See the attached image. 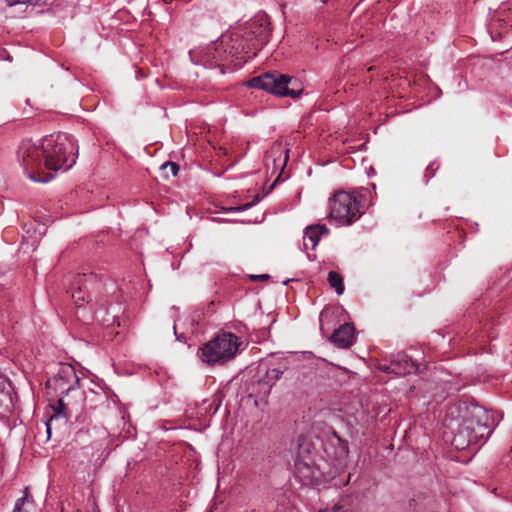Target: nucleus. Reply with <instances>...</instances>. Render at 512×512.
Returning <instances> with one entry per match:
<instances>
[{
	"label": "nucleus",
	"instance_id": "1",
	"mask_svg": "<svg viewBox=\"0 0 512 512\" xmlns=\"http://www.w3.org/2000/svg\"><path fill=\"white\" fill-rule=\"evenodd\" d=\"M493 420L481 406L451 407L443 421V437L457 450L476 444L492 433Z\"/></svg>",
	"mask_w": 512,
	"mask_h": 512
},
{
	"label": "nucleus",
	"instance_id": "2",
	"mask_svg": "<svg viewBox=\"0 0 512 512\" xmlns=\"http://www.w3.org/2000/svg\"><path fill=\"white\" fill-rule=\"evenodd\" d=\"M243 38L239 33L222 36L218 42L207 45L199 50L189 52L190 59L195 64L207 68L219 67L221 73L240 68L247 61Z\"/></svg>",
	"mask_w": 512,
	"mask_h": 512
},
{
	"label": "nucleus",
	"instance_id": "3",
	"mask_svg": "<svg viewBox=\"0 0 512 512\" xmlns=\"http://www.w3.org/2000/svg\"><path fill=\"white\" fill-rule=\"evenodd\" d=\"M78 146L66 133H56L42 139L44 168L48 171L68 170L76 162Z\"/></svg>",
	"mask_w": 512,
	"mask_h": 512
},
{
	"label": "nucleus",
	"instance_id": "4",
	"mask_svg": "<svg viewBox=\"0 0 512 512\" xmlns=\"http://www.w3.org/2000/svg\"><path fill=\"white\" fill-rule=\"evenodd\" d=\"M17 159L24 173L35 182H48L53 178L46 173L42 154V140L39 143L32 140H23L17 151Z\"/></svg>",
	"mask_w": 512,
	"mask_h": 512
},
{
	"label": "nucleus",
	"instance_id": "5",
	"mask_svg": "<svg viewBox=\"0 0 512 512\" xmlns=\"http://www.w3.org/2000/svg\"><path fill=\"white\" fill-rule=\"evenodd\" d=\"M239 345L236 335L224 332L200 348V358L208 365H223L235 357Z\"/></svg>",
	"mask_w": 512,
	"mask_h": 512
},
{
	"label": "nucleus",
	"instance_id": "6",
	"mask_svg": "<svg viewBox=\"0 0 512 512\" xmlns=\"http://www.w3.org/2000/svg\"><path fill=\"white\" fill-rule=\"evenodd\" d=\"M249 86L259 88L280 97L297 98L302 89L296 78L279 72H267L249 81Z\"/></svg>",
	"mask_w": 512,
	"mask_h": 512
},
{
	"label": "nucleus",
	"instance_id": "7",
	"mask_svg": "<svg viewBox=\"0 0 512 512\" xmlns=\"http://www.w3.org/2000/svg\"><path fill=\"white\" fill-rule=\"evenodd\" d=\"M360 194L345 191L336 192L330 198V218L340 225H351L361 216Z\"/></svg>",
	"mask_w": 512,
	"mask_h": 512
},
{
	"label": "nucleus",
	"instance_id": "8",
	"mask_svg": "<svg viewBox=\"0 0 512 512\" xmlns=\"http://www.w3.org/2000/svg\"><path fill=\"white\" fill-rule=\"evenodd\" d=\"M270 34L271 28L269 17L265 13L252 20L247 25L246 31L243 35L239 34L243 38L245 50L249 51V53L246 54L247 60L256 56L257 51L261 50L268 42Z\"/></svg>",
	"mask_w": 512,
	"mask_h": 512
},
{
	"label": "nucleus",
	"instance_id": "9",
	"mask_svg": "<svg viewBox=\"0 0 512 512\" xmlns=\"http://www.w3.org/2000/svg\"><path fill=\"white\" fill-rule=\"evenodd\" d=\"M298 452L294 461L295 475L304 484H310L314 479V468L312 466V460L305 453L309 452L308 449H304L303 439L299 438Z\"/></svg>",
	"mask_w": 512,
	"mask_h": 512
},
{
	"label": "nucleus",
	"instance_id": "10",
	"mask_svg": "<svg viewBox=\"0 0 512 512\" xmlns=\"http://www.w3.org/2000/svg\"><path fill=\"white\" fill-rule=\"evenodd\" d=\"M392 361L391 371L398 376H405L417 370V365L404 353L397 354Z\"/></svg>",
	"mask_w": 512,
	"mask_h": 512
},
{
	"label": "nucleus",
	"instance_id": "11",
	"mask_svg": "<svg viewBox=\"0 0 512 512\" xmlns=\"http://www.w3.org/2000/svg\"><path fill=\"white\" fill-rule=\"evenodd\" d=\"M328 232V228L325 225L321 224L311 225L307 227L303 237L304 248L315 249L320 240L321 235L327 234Z\"/></svg>",
	"mask_w": 512,
	"mask_h": 512
},
{
	"label": "nucleus",
	"instance_id": "12",
	"mask_svg": "<svg viewBox=\"0 0 512 512\" xmlns=\"http://www.w3.org/2000/svg\"><path fill=\"white\" fill-rule=\"evenodd\" d=\"M353 335V325L345 323L334 331V333L331 336V340L339 347L348 348L353 343Z\"/></svg>",
	"mask_w": 512,
	"mask_h": 512
},
{
	"label": "nucleus",
	"instance_id": "13",
	"mask_svg": "<svg viewBox=\"0 0 512 512\" xmlns=\"http://www.w3.org/2000/svg\"><path fill=\"white\" fill-rule=\"evenodd\" d=\"M84 281L85 274L77 275L72 283V298L78 307L82 306L85 301V291L83 290Z\"/></svg>",
	"mask_w": 512,
	"mask_h": 512
},
{
	"label": "nucleus",
	"instance_id": "14",
	"mask_svg": "<svg viewBox=\"0 0 512 512\" xmlns=\"http://www.w3.org/2000/svg\"><path fill=\"white\" fill-rule=\"evenodd\" d=\"M328 283L338 295L343 294L345 287L343 277L339 273L330 271L328 274Z\"/></svg>",
	"mask_w": 512,
	"mask_h": 512
},
{
	"label": "nucleus",
	"instance_id": "15",
	"mask_svg": "<svg viewBox=\"0 0 512 512\" xmlns=\"http://www.w3.org/2000/svg\"><path fill=\"white\" fill-rule=\"evenodd\" d=\"M284 373V369H281V368H272V369H269L267 372H266V376L265 378L263 379V381L270 385V386H273L275 384V382L277 380H279V378L281 377V375Z\"/></svg>",
	"mask_w": 512,
	"mask_h": 512
},
{
	"label": "nucleus",
	"instance_id": "16",
	"mask_svg": "<svg viewBox=\"0 0 512 512\" xmlns=\"http://www.w3.org/2000/svg\"><path fill=\"white\" fill-rule=\"evenodd\" d=\"M12 400L10 394L0 389V414L10 411Z\"/></svg>",
	"mask_w": 512,
	"mask_h": 512
},
{
	"label": "nucleus",
	"instance_id": "17",
	"mask_svg": "<svg viewBox=\"0 0 512 512\" xmlns=\"http://www.w3.org/2000/svg\"><path fill=\"white\" fill-rule=\"evenodd\" d=\"M28 487L25 488L24 496L17 500L13 512H30L27 506L30 504L28 499Z\"/></svg>",
	"mask_w": 512,
	"mask_h": 512
},
{
	"label": "nucleus",
	"instance_id": "18",
	"mask_svg": "<svg viewBox=\"0 0 512 512\" xmlns=\"http://www.w3.org/2000/svg\"><path fill=\"white\" fill-rule=\"evenodd\" d=\"M161 169L164 171L165 176L168 177L170 174L172 176H176L179 171V166L174 162H166L161 166Z\"/></svg>",
	"mask_w": 512,
	"mask_h": 512
},
{
	"label": "nucleus",
	"instance_id": "19",
	"mask_svg": "<svg viewBox=\"0 0 512 512\" xmlns=\"http://www.w3.org/2000/svg\"><path fill=\"white\" fill-rule=\"evenodd\" d=\"M270 278L268 274H260V275H251L250 279L252 281H266Z\"/></svg>",
	"mask_w": 512,
	"mask_h": 512
},
{
	"label": "nucleus",
	"instance_id": "20",
	"mask_svg": "<svg viewBox=\"0 0 512 512\" xmlns=\"http://www.w3.org/2000/svg\"><path fill=\"white\" fill-rule=\"evenodd\" d=\"M378 368H379V370H381V371H383L385 373H392L393 374V372L391 371L392 361L388 365L387 364H379Z\"/></svg>",
	"mask_w": 512,
	"mask_h": 512
},
{
	"label": "nucleus",
	"instance_id": "21",
	"mask_svg": "<svg viewBox=\"0 0 512 512\" xmlns=\"http://www.w3.org/2000/svg\"><path fill=\"white\" fill-rule=\"evenodd\" d=\"M7 5L14 6L16 4L32 3L31 0H5Z\"/></svg>",
	"mask_w": 512,
	"mask_h": 512
},
{
	"label": "nucleus",
	"instance_id": "22",
	"mask_svg": "<svg viewBox=\"0 0 512 512\" xmlns=\"http://www.w3.org/2000/svg\"><path fill=\"white\" fill-rule=\"evenodd\" d=\"M332 512H349L343 505L335 504L332 508Z\"/></svg>",
	"mask_w": 512,
	"mask_h": 512
},
{
	"label": "nucleus",
	"instance_id": "23",
	"mask_svg": "<svg viewBox=\"0 0 512 512\" xmlns=\"http://www.w3.org/2000/svg\"><path fill=\"white\" fill-rule=\"evenodd\" d=\"M325 315V311H322L320 314V320L322 321L323 316Z\"/></svg>",
	"mask_w": 512,
	"mask_h": 512
},
{
	"label": "nucleus",
	"instance_id": "24",
	"mask_svg": "<svg viewBox=\"0 0 512 512\" xmlns=\"http://www.w3.org/2000/svg\"><path fill=\"white\" fill-rule=\"evenodd\" d=\"M320 1H321L322 3H324V4L328 2V0H320Z\"/></svg>",
	"mask_w": 512,
	"mask_h": 512
},
{
	"label": "nucleus",
	"instance_id": "25",
	"mask_svg": "<svg viewBox=\"0 0 512 512\" xmlns=\"http://www.w3.org/2000/svg\"><path fill=\"white\" fill-rule=\"evenodd\" d=\"M59 405H60V406H63V402H62V400H59Z\"/></svg>",
	"mask_w": 512,
	"mask_h": 512
},
{
	"label": "nucleus",
	"instance_id": "26",
	"mask_svg": "<svg viewBox=\"0 0 512 512\" xmlns=\"http://www.w3.org/2000/svg\"><path fill=\"white\" fill-rule=\"evenodd\" d=\"M47 431H48V433H50V427H49V425H47Z\"/></svg>",
	"mask_w": 512,
	"mask_h": 512
}]
</instances>
